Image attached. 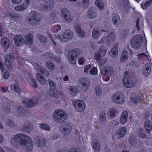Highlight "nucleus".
<instances>
[{
  "mask_svg": "<svg viewBox=\"0 0 152 152\" xmlns=\"http://www.w3.org/2000/svg\"><path fill=\"white\" fill-rule=\"evenodd\" d=\"M18 143L25 147L27 151H30L32 149L33 144L31 139L24 134L18 133L11 139V143L13 146H16Z\"/></svg>",
  "mask_w": 152,
  "mask_h": 152,
  "instance_id": "1",
  "label": "nucleus"
},
{
  "mask_svg": "<svg viewBox=\"0 0 152 152\" xmlns=\"http://www.w3.org/2000/svg\"><path fill=\"white\" fill-rule=\"evenodd\" d=\"M53 121L56 123L61 124L67 119V116L64 111L61 109L56 110L53 114Z\"/></svg>",
  "mask_w": 152,
  "mask_h": 152,
  "instance_id": "2",
  "label": "nucleus"
},
{
  "mask_svg": "<svg viewBox=\"0 0 152 152\" xmlns=\"http://www.w3.org/2000/svg\"><path fill=\"white\" fill-rule=\"evenodd\" d=\"M122 82L125 87L129 88L133 87L136 84L135 81L131 79L128 72L126 71L123 77Z\"/></svg>",
  "mask_w": 152,
  "mask_h": 152,
  "instance_id": "3",
  "label": "nucleus"
},
{
  "mask_svg": "<svg viewBox=\"0 0 152 152\" xmlns=\"http://www.w3.org/2000/svg\"><path fill=\"white\" fill-rule=\"evenodd\" d=\"M143 40V37L140 35H137L131 40L130 44L132 47L138 49L141 46V43Z\"/></svg>",
  "mask_w": 152,
  "mask_h": 152,
  "instance_id": "4",
  "label": "nucleus"
},
{
  "mask_svg": "<svg viewBox=\"0 0 152 152\" xmlns=\"http://www.w3.org/2000/svg\"><path fill=\"white\" fill-rule=\"evenodd\" d=\"M79 83L80 86L81 90L84 92H86L88 89L91 84L90 79L87 77L80 78Z\"/></svg>",
  "mask_w": 152,
  "mask_h": 152,
  "instance_id": "5",
  "label": "nucleus"
},
{
  "mask_svg": "<svg viewBox=\"0 0 152 152\" xmlns=\"http://www.w3.org/2000/svg\"><path fill=\"white\" fill-rule=\"evenodd\" d=\"M40 15L37 12L34 11H31L28 21L29 23L33 25L38 24L40 20Z\"/></svg>",
  "mask_w": 152,
  "mask_h": 152,
  "instance_id": "6",
  "label": "nucleus"
},
{
  "mask_svg": "<svg viewBox=\"0 0 152 152\" xmlns=\"http://www.w3.org/2000/svg\"><path fill=\"white\" fill-rule=\"evenodd\" d=\"M5 64L9 71H11L14 66L13 61L14 59V56L12 53L6 55L5 56Z\"/></svg>",
  "mask_w": 152,
  "mask_h": 152,
  "instance_id": "7",
  "label": "nucleus"
},
{
  "mask_svg": "<svg viewBox=\"0 0 152 152\" xmlns=\"http://www.w3.org/2000/svg\"><path fill=\"white\" fill-rule=\"evenodd\" d=\"M72 103L75 110L78 112L83 111L86 106L84 101L82 100H77L72 101Z\"/></svg>",
  "mask_w": 152,
  "mask_h": 152,
  "instance_id": "8",
  "label": "nucleus"
},
{
  "mask_svg": "<svg viewBox=\"0 0 152 152\" xmlns=\"http://www.w3.org/2000/svg\"><path fill=\"white\" fill-rule=\"evenodd\" d=\"M125 99L124 94L121 92H116L112 96V100L114 103L121 104L124 103Z\"/></svg>",
  "mask_w": 152,
  "mask_h": 152,
  "instance_id": "9",
  "label": "nucleus"
},
{
  "mask_svg": "<svg viewBox=\"0 0 152 152\" xmlns=\"http://www.w3.org/2000/svg\"><path fill=\"white\" fill-rule=\"evenodd\" d=\"M79 53V52L78 49H74L69 52L67 56L70 62L72 64H76L77 56Z\"/></svg>",
  "mask_w": 152,
  "mask_h": 152,
  "instance_id": "10",
  "label": "nucleus"
},
{
  "mask_svg": "<svg viewBox=\"0 0 152 152\" xmlns=\"http://www.w3.org/2000/svg\"><path fill=\"white\" fill-rule=\"evenodd\" d=\"M73 33L70 30L67 31L64 34L60 35H57L56 37L57 39H59L62 42H65L69 41L72 38Z\"/></svg>",
  "mask_w": 152,
  "mask_h": 152,
  "instance_id": "11",
  "label": "nucleus"
},
{
  "mask_svg": "<svg viewBox=\"0 0 152 152\" xmlns=\"http://www.w3.org/2000/svg\"><path fill=\"white\" fill-rule=\"evenodd\" d=\"M60 129L61 134L65 136L70 134L72 127L69 123L66 122L60 127Z\"/></svg>",
  "mask_w": 152,
  "mask_h": 152,
  "instance_id": "12",
  "label": "nucleus"
},
{
  "mask_svg": "<svg viewBox=\"0 0 152 152\" xmlns=\"http://www.w3.org/2000/svg\"><path fill=\"white\" fill-rule=\"evenodd\" d=\"M43 3L40 5V9L43 11L50 10L53 7L54 3L52 0H43Z\"/></svg>",
  "mask_w": 152,
  "mask_h": 152,
  "instance_id": "13",
  "label": "nucleus"
},
{
  "mask_svg": "<svg viewBox=\"0 0 152 152\" xmlns=\"http://www.w3.org/2000/svg\"><path fill=\"white\" fill-rule=\"evenodd\" d=\"M23 102L27 107L34 106L38 103L37 98L34 97L29 99H25Z\"/></svg>",
  "mask_w": 152,
  "mask_h": 152,
  "instance_id": "14",
  "label": "nucleus"
},
{
  "mask_svg": "<svg viewBox=\"0 0 152 152\" xmlns=\"http://www.w3.org/2000/svg\"><path fill=\"white\" fill-rule=\"evenodd\" d=\"M21 130L23 132H30L31 131V124L28 121H25L22 123Z\"/></svg>",
  "mask_w": 152,
  "mask_h": 152,
  "instance_id": "15",
  "label": "nucleus"
},
{
  "mask_svg": "<svg viewBox=\"0 0 152 152\" xmlns=\"http://www.w3.org/2000/svg\"><path fill=\"white\" fill-rule=\"evenodd\" d=\"M98 16L96 11L94 7H91L88 10L87 14V18L90 19L96 18Z\"/></svg>",
  "mask_w": 152,
  "mask_h": 152,
  "instance_id": "16",
  "label": "nucleus"
},
{
  "mask_svg": "<svg viewBox=\"0 0 152 152\" xmlns=\"http://www.w3.org/2000/svg\"><path fill=\"white\" fill-rule=\"evenodd\" d=\"M35 139L38 147L42 148L46 146L47 141L45 138L41 137L36 136Z\"/></svg>",
  "mask_w": 152,
  "mask_h": 152,
  "instance_id": "17",
  "label": "nucleus"
},
{
  "mask_svg": "<svg viewBox=\"0 0 152 152\" xmlns=\"http://www.w3.org/2000/svg\"><path fill=\"white\" fill-rule=\"evenodd\" d=\"M33 65L35 69L38 72H40L41 73L46 75V77L49 75V73L48 72L45 68L39 65L37 63H34Z\"/></svg>",
  "mask_w": 152,
  "mask_h": 152,
  "instance_id": "18",
  "label": "nucleus"
},
{
  "mask_svg": "<svg viewBox=\"0 0 152 152\" xmlns=\"http://www.w3.org/2000/svg\"><path fill=\"white\" fill-rule=\"evenodd\" d=\"M127 131V129L125 127H121L119 128L115 133L116 137L117 139H121L125 136Z\"/></svg>",
  "mask_w": 152,
  "mask_h": 152,
  "instance_id": "19",
  "label": "nucleus"
},
{
  "mask_svg": "<svg viewBox=\"0 0 152 152\" xmlns=\"http://www.w3.org/2000/svg\"><path fill=\"white\" fill-rule=\"evenodd\" d=\"M101 72L103 75L111 77L114 73V70L111 67H106L101 70Z\"/></svg>",
  "mask_w": 152,
  "mask_h": 152,
  "instance_id": "20",
  "label": "nucleus"
},
{
  "mask_svg": "<svg viewBox=\"0 0 152 152\" xmlns=\"http://www.w3.org/2000/svg\"><path fill=\"white\" fill-rule=\"evenodd\" d=\"M15 45L20 46L23 42V38L20 35H18L15 36L13 39Z\"/></svg>",
  "mask_w": 152,
  "mask_h": 152,
  "instance_id": "21",
  "label": "nucleus"
},
{
  "mask_svg": "<svg viewBox=\"0 0 152 152\" xmlns=\"http://www.w3.org/2000/svg\"><path fill=\"white\" fill-rule=\"evenodd\" d=\"M10 44V42L7 37H2L1 38V44L4 48L8 49Z\"/></svg>",
  "mask_w": 152,
  "mask_h": 152,
  "instance_id": "22",
  "label": "nucleus"
},
{
  "mask_svg": "<svg viewBox=\"0 0 152 152\" xmlns=\"http://www.w3.org/2000/svg\"><path fill=\"white\" fill-rule=\"evenodd\" d=\"M101 31L106 32L105 35L106 36V35H107L106 37V40L107 42H111L114 40L115 38V34L113 32H111L109 34H108L107 31H106L104 30H101Z\"/></svg>",
  "mask_w": 152,
  "mask_h": 152,
  "instance_id": "23",
  "label": "nucleus"
},
{
  "mask_svg": "<svg viewBox=\"0 0 152 152\" xmlns=\"http://www.w3.org/2000/svg\"><path fill=\"white\" fill-rule=\"evenodd\" d=\"M92 146L95 152L99 151L100 148L99 141L97 140H94L92 142Z\"/></svg>",
  "mask_w": 152,
  "mask_h": 152,
  "instance_id": "24",
  "label": "nucleus"
},
{
  "mask_svg": "<svg viewBox=\"0 0 152 152\" xmlns=\"http://www.w3.org/2000/svg\"><path fill=\"white\" fill-rule=\"evenodd\" d=\"M98 54H96L94 56V58L101 65H102L106 63L107 59L106 58H102Z\"/></svg>",
  "mask_w": 152,
  "mask_h": 152,
  "instance_id": "25",
  "label": "nucleus"
},
{
  "mask_svg": "<svg viewBox=\"0 0 152 152\" xmlns=\"http://www.w3.org/2000/svg\"><path fill=\"white\" fill-rule=\"evenodd\" d=\"M76 31L79 36L82 37H84L86 36V33L83 30L81 29L80 26L79 25L75 26Z\"/></svg>",
  "mask_w": 152,
  "mask_h": 152,
  "instance_id": "26",
  "label": "nucleus"
},
{
  "mask_svg": "<svg viewBox=\"0 0 152 152\" xmlns=\"http://www.w3.org/2000/svg\"><path fill=\"white\" fill-rule=\"evenodd\" d=\"M113 25L117 26L119 25L120 23L121 19L119 16L116 13L113 15Z\"/></svg>",
  "mask_w": 152,
  "mask_h": 152,
  "instance_id": "27",
  "label": "nucleus"
},
{
  "mask_svg": "<svg viewBox=\"0 0 152 152\" xmlns=\"http://www.w3.org/2000/svg\"><path fill=\"white\" fill-rule=\"evenodd\" d=\"M144 126L146 131L148 134H149L151 131L152 125L150 121L146 119L144 122Z\"/></svg>",
  "mask_w": 152,
  "mask_h": 152,
  "instance_id": "28",
  "label": "nucleus"
},
{
  "mask_svg": "<svg viewBox=\"0 0 152 152\" xmlns=\"http://www.w3.org/2000/svg\"><path fill=\"white\" fill-rule=\"evenodd\" d=\"M50 95L54 98H57L61 95V93L60 91L58 90H52L50 91Z\"/></svg>",
  "mask_w": 152,
  "mask_h": 152,
  "instance_id": "29",
  "label": "nucleus"
},
{
  "mask_svg": "<svg viewBox=\"0 0 152 152\" xmlns=\"http://www.w3.org/2000/svg\"><path fill=\"white\" fill-rule=\"evenodd\" d=\"M128 112L126 111H124L122 113L121 117V118L120 121L121 124H124L127 121L128 118Z\"/></svg>",
  "mask_w": 152,
  "mask_h": 152,
  "instance_id": "30",
  "label": "nucleus"
},
{
  "mask_svg": "<svg viewBox=\"0 0 152 152\" xmlns=\"http://www.w3.org/2000/svg\"><path fill=\"white\" fill-rule=\"evenodd\" d=\"M26 41L25 44L26 45H30L32 44L33 42V35L31 34H29L25 36Z\"/></svg>",
  "mask_w": 152,
  "mask_h": 152,
  "instance_id": "31",
  "label": "nucleus"
},
{
  "mask_svg": "<svg viewBox=\"0 0 152 152\" xmlns=\"http://www.w3.org/2000/svg\"><path fill=\"white\" fill-rule=\"evenodd\" d=\"M36 79L42 85L45 84L47 82L46 80L40 73H37L36 75Z\"/></svg>",
  "mask_w": 152,
  "mask_h": 152,
  "instance_id": "32",
  "label": "nucleus"
},
{
  "mask_svg": "<svg viewBox=\"0 0 152 152\" xmlns=\"http://www.w3.org/2000/svg\"><path fill=\"white\" fill-rule=\"evenodd\" d=\"M143 97L141 94H139L137 96L134 98H131L130 100L133 103L137 104L140 101L142 100Z\"/></svg>",
  "mask_w": 152,
  "mask_h": 152,
  "instance_id": "33",
  "label": "nucleus"
},
{
  "mask_svg": "<svg viewBox=\"0 0 152 152\" xmlns=\"http://www.w3.org/2000/svg\"><path fill=\"white\" fill-rule=\"evenodd\" d=\"M116 110V108L114 107H112L109 109L107 114L108 117L111 119L114 118L115 115Z\"/></svg>",
  "mask_w": 152,
  "mask_h": 152,
  "instance_id": "34",
  "label": "nucleus"
},
{
  "mask_svg": "<svg viewBox=\"0 0 152 152\" xmlns=\"http://www.w3.org/2000/svg\"><path fill=\"white\" fill-rule=\"evenodd\" d=\"M129 141L132 147H135L137 143L136 137L133 135L131 136L129 138Z\"/></svg>",
  "mask_w": 152,
  "mask_h": 152,
  "instance_id": "35",
  "label": "nucleus"
},
{
  "mask_svg": "<svg viewBox=\"0 0 152 152\" xmlns=\"http://www.w3.org/2000/svg\"><path fill=\"white\" fill-rule=\"evenodd\" d=\"M118 47L117 46H114L110 52V54L113 57H116L118 53Z\"/></svg>",
  "mask_w": 152,
  "mask_h": 152,
  "instance_id": "36",
  "label": "nucleus"
},
{
  "mask_svg": "<svg viewBox=\"0 0 152 152\" xmlns=\"http://www.w3.org/2000/svg\"><path fill=\"white\" fill-rule=\"evenodd\" d=\"M128 54L127 51L125 50H123L120 58V61L122 62L125 61L128 59Z\"/></svg>",
  "mask_w": 152,
  "mask_h": 152,
  "instance_id": "37",
  "label": "nucleus"
},
{
  "mask_svg": "<svg viewBox=\"0 0 152 152\" xmlns=\"http://www.w3.org/2000/svg\"><path fill=\"white\" fill-rule=\"evenodd\" d=\"M106 47L103 46H101L100 47L99 51V55L100 56L103 57L106 54Z\"/></svg>",
  "mask_w": 152,
  "mask_h": 152,
  "instance_id": "38",
  "label": "nucleus"
},
{
  "mask_svg": "<svg viewBox=\"0 0 152 152\" xmlns=\"http://www.w3.org/2000/svg\"><path fill=\"white\" fill-rule=\"evenodd\" d=\"M10 16L11 18L15 21H17L22 18L21 15L14 12H12Z\"/></svg>",
  "mask_w": 152,
  "mask_h": 152,
  "instance_id": "39",
  "label": "nucleus"
},
{
  "mask_svg": "<svg viewBox=\"0 0 152 152\" xmlns=\"http://www.w3.org/2000/svg\"><path fill=\"white\" fill-rule=\"evenodd\" d=\"M144 68L145 69L143 71V75L145 76H147L151 72V68L148 66V64H146L144 66Z\"/></svg>",
  "mask_w": 152,
  "mask_h": 152,
  "instance_id": "40",
  "label": "nucleus"
},
{
  "mask_svg": "<svg viewBox=\"0 0 152 152\" xmlns=\"http://www.w3.org/2000/svg\"><path fill=\"white\" fill-rule=\"evenodd\" d=\"M57 152H66L63 150H59ZM68 152H83L80 148L75 147L70 148Z\"/></svg>",
  "mask_w": 152,
  "mask_h": 152,
  "instance_id": "41",
  "label": "nucleus"
},
{
  "mask_svg": "<svg viewBox=\"0 0 152 152\" xmlns=\"http://www.w3.org/2000/svg\"><path fill=\"white\" fill-rule=\"evenodd\" d=\"M40 128L46 131H49L50 129V126L48 125L45 123H42L40 124Z\"/></svg>",
  "mask_w": 152,
  "mask_h": 152,
  "instance_id": "42",
  "label": "nucleus"
},
{
  "mask_svg": "<svg viewBox=\"0 0 152 152\" xmlns=\"http://www.w3.org/2000/svg\"><path fill=\"white\" fill-rule=\"evenodd\" d=\"M100 36L99 31L96 28H94L92 31V37L95 39H96L99 37Z\"/></svg>",
  "mask_w": 152,
  "mask_h": 152,
  "instance_id": "43",
  "label": "nucleus"
},
{
  "mask_svg": "<svg viewBox=\"0 0 152 152\" xmlns=\"http://www.w3.org/2000/svg\"><path fill=\"white\" fill-rule=\"evenodd\" d=\"M106 118L105 112L104 111L102 112L99 115V120L100 122H103L106 121Z\"/></svg>",
  "mask_w": 152,
  "mask_h": 152,
  "instance_id": "44",
  "label": "nucleus"
},
{
  "mask_svg": "<svg viewBox=\"0 0 152 152\" xmlns=\"http://www.w3.org/2000/svg\"><path fill=\"white\" fill-rule=\"evenodd\" d=\"M27 7V6L26 4L20 5L16 6L15 7V9L17 11H21L25 10Z\"/></svg>",
  "mask_w": 152,
  "mask_h": 152,
  "instance_id": "45",
  "label": "nucleus"
},
{
  "mask_svg": "<svg viewBox=\"0 0 152 152\" xmlns=\"http://www.w3.org/2000/svg\"><path fill=\"white\" fill-rule=\"evenodd\" d=\"M137 134L139 137L142 138H144L146 137V135L145 134L144 130L142 129H139L137 131Z\"/></svg>",
  "mask_w": 152,
  "mask_h": 152,
  "instance_id": "46",
  "label": "nucleus"
},
{
  "mask_svg": "<svg viewBox=\"0 0 152 152\" xmlns=\"http://www.w3.org/2000/svg\"><path fill=\"white\" fill-rule=\"evenodd\" d=\"M95 4L100 10H102L104 7L103 3L102 0H96Z\"/></svg>",
  "mask_w": 152,
  "mask_h": 152,
  "instance_id": "47",
  "label": "nucleus"
},
{
  "mask_svg": "<svg viewBox=\"0 0 152 152\" xmlns=\"http://www.w3.org/2000/svg\"><path fill=\"white\" fill-rule=\"evenodd\" d=\"M46 66L50 70H53L55 69L54 64L50 61H48L46 63Z\"/></svg>",
  "mask_w": 152,
  "mask_h": 152,
  "instance_id": "48",
  "label": "nucleus"
},
{
  "mask_svg": "<svg viewBox=\"0 0 152 152\" xmlns=\"http://www.w3.org/2000/svg\"><path fill=\"white\" fill-rule=\"evenodd\" d=\"M37 36L41 42L44 43L46 42L47 39L45 36L40 34H37Z\"/></svg>",
  "mask_w": 152,
  "mask_h": 152,
  "instance_id": "49",
  "label": "nucleus"
},
{
  "mask_svg": "<svg viewBox=\"0 0 152 152\" xmlns=\"http://www.w3.org/2000/svg\"><path fill=\"white\" fill-rule=\"evenodd\" d=\"M48 81L50 87V90L55 89L56 86V83L51 80H48Z\"/></svg>",
  "mask_w": 152,
  "mask_h": 152,
  "instance_id": "50",
  "label": "nucleus"
},
{
  "mask_svg": "<svg viewBox=\"0 0 152 152\" xmlns=\"http://www.w3.org/2000/svg\"><path fill=\"white\" fill-rule=\"evenodd\" d=\"M30 83L31 86L34 87L35 88H37L38 86L36 83V80L32 78H30Z\"/></svg>",
  "mask_w": 152,
  "mask_h": 152,
  "instance_id": "51",
  "label": "nucleus"
},
{
  "mask_svg": "<svg viewBox=\"0 0 152 152\" xmlns=\"http://www.w3.org/2000/svg\"><path fill=\"white\" fill-rule=\"evenodd\" d=\"M61 16L62 17L70 13L67 9L65 8H63L61 10Z\"/></svg>",
  "mask_w": 152,
  "mask_h": 152,
  "instance_id": "52",
  "label": "nucleus"
},
{
  "mask_svg": "<svg viewBox=\"0 0 152 152\" xmlns=\"http://www.w3.org/2000/svg\"><path fill=\"white\" fill-rule=\"evenodd\" d=\"M5 123L7 125L11 127H13L14 126V121L11 119L7 120Z\"/></svg>",
  "mask_w": 152,
  "mask_h": 152,
  "instance_id": "53",
  "label": "nucleus"
},
{
  "mask_svg": "<svg viewBox=\"0 0 152 152\" xmlns=\"http://www.w3.org/2000/svg\"><path fill=\"white\" fill-rule=\"evenodd\" d=\"M152 3V0L147 1L144 3V5L141 4V7L142 9H145V8L149 6L150 5V4Z\"/></svg>",
  "mask_w": 152,
  "mask_h": 152,
  "instance_id": "54",
  "label": "nucleus"
},
{
  "mask_svg": "<svg viewBox=\"0 0 152 152\" xmlns=\"http://www.w3.org/2000/svg\"><path fill=\"white\" fill-rule=\"evenodd\" d=\"M64 20L68 22L71 21L72 20V18L70 13L66 15L63 17Z\"/></svg>",
  "mask_w": 152,
  "mask_h": 152,
  "instance_id": "55",
  "label": "nucleus"
},
{
  "mask_svg": "<svg viewBox=\"0 0 152 152\" xmlns=\"http://www.w3.org/2000/svg\"><path fill=\"white\" fill-rule=\"evenodd\" d=\"M44 56L48 59H52L54 57V55L51 53L46 52L45 53Z\"/></svg>",
  "mask_w": 152,
  "mask_h": 152,
  "instance_id": "56",
  "label": "nucleus"
},
{
  "mask_svg": "<svg viewBox=\"0 0 152 152\" xmlns=\"http://www.w3.org/2000/svg\"><path fill=\"white\" fill-rule=\"evenodd\" d=\"M89 72L90 74L93 75H95L97 72V69L96 67H94L91 69Z\"/></svg>",
  "mask_w": 152,
  "mask_h": 152,
  "instance_id": "57",
  "label": "nucleus"
},
{
  "mask_svg": "<svg viewBox=\"0 0 152 152\" xmlns=\"http://www.w3.org/2000/svg\"><path fill=\"white\" fill-rule=\"evenodd\" d=\"M129 65L130 66H134L135 67H138L140 65L139 63L137 62H135L133 61L130 62Z\"/></svg>",
  "mask_w": 152,
  "mask_h": 152,
  "instance_id": "58",
  "label": "nucleus"
},
{
  "mask_svg": "<svg viewBox=\"0 0 152 152\" xmlns=\"http://www.w3.org/2000/svg\"><path fill=\"white\" fill-rule=\"evenodd\" d=\"M13 87L15 91L18 94H20L21 93V90L19 87L18 86L15 84L13 85Z\"/></svg>",
  "mask_w": 152,
  "mask_h": 152,
  "instance_id": "59",
  "label": "nucleus"
},
{
  "mask_svg": "<svg viewBox=\"0 0 152 152\" xmlns=\"http://www.w3.org/2000/svg\"><path fill=\"white\" fill-rule=\"evenodd\" d=\"M61 29V26L60 25H56L54 26L53 30L55 32H57L60 30Z\"/></svg>",
  "mask_w": 152,
  "mask_h": 152,
  "instance_id": "60",
  "label": "nucleus"
},
{
  "mask_svg": "<svg viewBox=\"0 0 152 152\" xmlns=\"http://www.w3.org/2000/svg\"><path fill=\"white\" fill-rule=\"evenodd\" d=\"M17 110H18V113L20 114V115H23L24 113V110L23 109L22 107L21 106H18L17 107Z\"/></svg>",
  "mask_w": 152,
  "mask_h": 152,
  "instance_id": "61",
  "label": "nucleus"
},
{
  "mask_svg": "<svg viewBox=\"0 0 152 152\" xmlns=\"http://www.w3.org/2000/svg\"><path fill=\"white\" fill-rule=\"evenodd\" d=\"M137 56L138 57H139L140 58H148V56L146 55L145 53H143L138 54Z\"/></svg>",
  "mask_w": 152,
  "mask_h": 152,
  "instance_id": "62",
  "label": "nucleus"
},
{
  "mask_svg": "<svg viewBox=\"0 0 152 152\" xmlns=\"http://www.w3.org/2000/svg\"><path fill=\"white\" fill-rule=\"evenodd\" d=\"M96 94L97 95H100L102 94V91L100 88L97 87L95 89Z\"/></svg>",
  "mask_w": 152,
  "mask_h": 152,
  "instance_id": "63",
  "label": "nucleus"
},
{
  "mask_svg": "<svg viewBox=\"0 0 152 152\" xmlns=\"http://www.w3.org/2000/svg\"><path fill=\"white\" fill-rule=\"evenodd\" d=\"M82 5L84 9H86L89 6V2L82 1Z\"/></svg>",
  "mask_w": 152,
  "mask_h": 152,
  "instance_id": "64",
  "label": "nucleus"
}]
</instances>
